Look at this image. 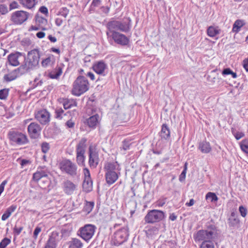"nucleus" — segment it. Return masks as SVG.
<instances>
[{
    "mask_svg": "<svg viewBox=\"0 0 248 248\" xmlns=\"http://www.w3.org/2000/svg\"><path fill=\"white\" fill-rule=\"evenodd\" d=\"M131 20L129 17L125 18L123 21L112 19L109 21L106 27L108 30L106 33L109 36L110 33L113 34L115 32H119L118 31L127 32L131 29Z\"/></svg>",
    "mask_w": 248,
    "mask_h": 248,
    "instance_id": "obj_1",
    "label": "nucleus"
},
{
    "mask_svg": "<svg viewBox=\"0 0 248 248\" xmlns=\"http://www.w3.org/2000/svg\"><path fill=\"white\" fill-rule=\"evenodd\" d=\"M40 54L37 49H34L28 52L27 57L24 55V62L19 66V69H23L26 73L30 72L38 66Z\"/></svg>",
    "mask_w": 248,
    "mask_h": 248,
    "instance_id": "obj_2",
    "label": "nucleus"
},
{
    "mask_svg": "<svg viewBox=\"0 0 248 248\" xmlns=\"http://www.w3.org/2000/svg\"><path fill=\"white\" fill-rule=\"evenodd\" d=\"M89 83L87 78L82 76L77 77L73 84L72 94L77 96L89 90Z\"/></svg>",
    "mask_w": 248,
    "mask_h": 248,
    "instance_id": "obj_3",
    "label": "nucleus"
},
{
    "mask_svg": "<svg viewBox=\"0 0 248 248\" xmlns=\"http://www.w3.org/2000/svg\"><path fill=\"white\" fill-rule=\"evenodd\" d=\"M215 232V226L211 225L208 227V229L206 230H201L198 231L194 234L193 238L196 242L210 241L213 238Z\"/></svg>",
    "mask_w": 248,
    "mask_h": 248,
    "instance_id": "obj_4",
    "label": "nucleus"
},
{
    "mask_svg": "<svg viewBox=\"0 0 248 248\" xmlns=\"http://www.w3.org/2000/svg\"><path fill=\"white\" fill-rule=\"evenodd\" d=\"M8 136L13 144L21 145L27 143L29 141L25 134L17 131H10Z\"/></svg>",
    "mask_w": 248,
    "mask_h": 248,
    "instance_id": "obj_5",
    "label": "nucleus"
},
{
    "mask_svg": "<svg viewBox=\"0 0 248 248\" xmlns=\"http://www.w3.org/2000/svg\"><path fill=\"white\" fill-rule=\"evenodd\" d=\"M165 217V213L162 211L154 209L148 212L144 219L147 223L153 224L163 220Z\"/></svg>",
    "mask_w": 248,
    "mask_h": 248,
    "instance_id": "obj_6",
    "label": "nucleus"
},
{
    "mask_svg": "<svg viewBox=\"0 0 248 248\" xmlns=\"http://www.w3.org/2000/svg\"><path fill=\"white\" fill-rule=\"evenodd\" d=\"M96 227L92 224H86L81 228L78 235L85 241L88 242L93 236Z\"/></svg>",
    "mask_w": 248,
    "mask_h": 248,
    "instance_id": "obj_7",
    "label": "nucleus"
},
{
    "mask_svg": "<svg viewBox=\"0 0 248 248\" xmlns=\"http://www.w3.org/2000/svg\"><path fill=\"white\" fill-rule=\"evenodd\" d=\"M128 236V230L126 227H123L116 231L112 239L113 244L118 246L125 242Z\"/></svg>",
    "mask_w": 248,
    "mask_h": 248,
    "instance_id": "obj_8",
    "label": "nucleus"
},
{
    "mask_svg": "<svg viewBox=\"0 0 248 248\" xmlns=\"http://www.w3.org/2000/svg\"><path fill=\"white\" fill-rule=\"evenodd\" d=\"M29 16V13L23 10L17 11L13 13L11 20L16 25H21L26 21Z\"/></svg>",
    "mask_w": 248,
    "mask_h": 248,
    "instance_id": "obj_9",
    "label": "nucleus"
},
{
    "mask_svg": "<svg viewBox=\"0 0 248 248\" xmlns=\"http://www.w3.org/2000/svg\"><path fill=\"white\" fill-rule=\"evenodd\" d=\"M60 240V233L56 231H53L49 235L44 248H56Z\"/></svg>",
    "mask_w": 248,
    "mask_h": 248,
    "instance_id": "obj_10",
    "label": "nucleus"
},
{
    "mask_svg": "<svg viewBox=\"0 0 248 248\" xmlns=\"http://www.w3.org/2000/svg\"><path fill=\"white\" fill-rule=\"evenodd\" d=\"M35 118L39 123L46 125L50 121V113L46 109H41L38 111L35 115Z\"/></svg>",
    "mask_w": 248,
    "mask_h": 248,
    "instance_id": "obj_11",
    "label": "nucleus"
},
{
    "mask_svg": "<svg viewBox=\"0 0 248 248\" xmlns=\"http://www.w3.org/2000/svg\"><path fill=\"white\" fill-rule=\"evenodd\" d=\"M28 131L31 138L36 139L40 135L41 127L39 124L33 122L29 125Z\"/></svg>",
    "mask_w": 248,
    "mask_h": 248,
    "instance_id": "obj_12",
    "label": "nucleus"
},
{
    "mask_svg": "<svg viewBox=\"0 0 248 248\" xmlns=\"http://www.w3.org/2000/svg\"><path fill=\"white\" fill-rule=\"evenodd\" d=\"M117 44L123 46L127 45L129 42V39L124 34L119 32H115L110 35Z\"/></svg>",
    "mask_w": 248,
    "mask_h": 248,
    "instance_id": "obj_13",
    "label": "nucleus"
},
{
    "mask_svg": "<svg viewBox=\"0 0 248 248\" xmlns=\"http://www.w3.org/2000/svg\"><path fill=\"white\" fill-rule=\"evenodd\" d=\"M24 55L20 52L12 53L8 56V61L9 64L14 66L19 65L20 61L23 59Z\"/></svg>",
    "mask_w": 248,
    "mask_h": 248,
    "instance_id": "obj_14",
    "label": "nucleus"
},
{
    "mask_svg": "<svg viewBox=\"0 0 248 248\" xmlns=\"http://www.w3.org/2000/svg\"><path fill=\"white\" fill-rule=\"evenodd\" d=\"M107 68V65L102 61L96 62L93 66V71L97 74L105 76L106 75L105 72Z\"/></svg>",
    "mask_w": 248,
    "mask_h": 248,
    "instance_id": "obj_15",
    "label": "nucleus"
},
{
    "mask_svg": "<svg viewBox=\"0 0 248 248\" xmlns=\"http://www.w3.org/2000/svg\"><path fill=\"white\" fill-rule=\"evenodd\" d=\"M84 175L82 187L84 191L88 193L93 189V182L90 177V171H85Z\"/></svg>",
    "mask_w": 248,
    "mask_h": 248,
    "instance_id": "obj_16",
    "label": "nucleus"
},
{
    "mask_svg": "<svg viewBox=\"0 0 248 248\" xmlns=\"http://www.w3.org/2000/svg\"><path fill=\"white\" fill-rule=\"evenodd\" d=\"M26 73L23 69H19V67L12 71L11 72L8 74L4 75L3 79L7 82H10L16 79L20 75Z\"/></svg>",
    "mask_w": 248,
    "mask_h": 248,
    "instance_id": "obj_17",
    "label": "nucleus"
},
{
    "mask_svg": "<svg viewBox=\"0 0 248 248\" xmlns=\"http://www.w3.org/2000/svg\"><path fill=\"white\" fill-rule=\"evenodd\" d=\"M170 132L168 126L164 124L161 126V130L159 133V136L162 140L169 141L170 139Z\"/></svg>",
    "mask_w": 248,
    "mask_h": 248,
    "instance_id": "obj_18",
    "label": "nucleus"
},
{
    "mask_svg": "<svg viewBox=\"0 0 248 248\" xmlns=\"http://www.w3.org/2000/svg\"><path fill=\"white\" fill-rule=\"evenodd\" d=\"M89 163L92 169H93L98 164V157L95 153L93 152L91 146L89 147Z\"/></svg>",
    "mask_w": 248,
    "mask_h": 248,
    "instance_id": "obj_19",
    "label": "nucleus"
},
{
    "mask_svg": "<svg viewBox=\"0 0 248 248\" xmlns=\"http://www.w3.org/2000/svg\"><path fill=\"white\" fill-rule=\"evenodd\" d=\"M60 169L62 170H74L76 168L70 160H64L60 163Z\"/></svg>",
    "mask_w": 248,
    "mask_h": 248,
    "instance_id": "obj_20",
    "label": "nucleus"
},
{
    "mask_svg": "<svg viewBox=\"0 0 248 248\" xmlns=\"http://www.w3.org/2000/svg\"><path fill=\"white\" fill-rule=\"evenodd\" d=\"M118 178V175L116 171H107L106 173V181L109 185L114 183Z\"/></svg>",
    "mask_w": 248,
    "mask_h": 248,
    "instance_id": "obj_21",
    "label": "nucleus"
},
{
    "mask_svg": "<svg viewBox=\"0 0 248 248\" xmlns=\"http://www.w3.org/2000/svg\"><path fill=\"white\" fill-rule=\"evenodd\" d=\"M221 30L218 26H210L207 30V35L211 37H214L221 33Z\"/></svg>",
    "mask_w": 248,
    "mask_h": 248,
    "instance_id": "obj_22",
    "label": "nucleus"
},
{
    "mask_svg": "<svg viewBox=\"0 0 248 248\" xmlns=\"http://www.w3.org/2000/svg\"><path fill=\"white\" fill-rule=\"evenodd\" d=\"M68 248H82L83 244L82 242L76 238H72L70 241L67 242Z\"/></svg>",
    "mask_w": 248,
    "mask_h": 248,
    "instance_id": "obj_23",
    "label": "nucleus"
},
{
    "mask_svg": "<svg viewBox=\"0 0 248 248\" xmlns=\"http://www.w3.org/2000/svg\"><path fill=\"white\" fill-rule=\"evenodd\" d=\"M76 188V186L70 181H67L64 183V191L67 194H71L73 193Z\"/></svg>",
    "mask_w": 248,
    "mask_h": 248,
    "instance_id": "obj_24",
    "label": "nucleus"
},
{
    "mask_svg": "<svg viewBox=\"0 0 248 248\" xmlns=\"http://www.w3.org/2000/svg\"><path fill=\"white\" fill-rule=\"evenodd\" d=\"M99 116L95 114L90 117L87 120V124L90 127L95 128L99 123Z\"/></svg>",
    "mask_w": 248,
    "mask_h": 248,
    "instance_id": "obj_25",
    "label": "nucleus"
},
{
    "mask_svg": "<svg viewBox=\"0 0 248 248\" xmlns=\"http://www.w3.org/2000/svg\"><path fill=\"white\" fill-rule=\"evenodd\" d=\"M87 140L85 138H82L79 142L76 147V152L79 154H84L85 148L86 147V142Z\"/></svg>",
    "mask_w": 248,
    "mask_h": 248,
    "instance_id": "obj_26",
    "label": "nucleus"
},
{
    "mask_svg": "<svg viewBox=\"0 0 248 248\" xmlns=\"http://www.w3.org/2000/svg\"><path fill=\"white\" fill-rule=\"evenodd\" d=\"M17 208V206L16 205H12L9 207H8L5 213L2 215L1 217V220L3 221L6 220L8 219L11 214L15 211Z\"/></svg>",
    "mask_w": 248,
    "mask_h": 248,
    "instance_id": "obj_27",
    "label": "nucleus"
},
{
    "mask_svg": "<svg viewBox=\"0 0 248 248\" xmlns=\"http://www.w3.org/2000/svg\"><path fill=\"white\" fill-rule=\"evenodd\" d=\"M246 24L245 21L242 19L236 20L233 24L232 31L235 33H238L244 25Z\"/></svg>",
    "mask_w": 248,
    "mask_h": 248,
    "instance_id": "obj_28",
    "label": "nucleus"
},
{
    "mask_svg": "<svg viewBox=\"0 0 248 248\" xmlns=\"http://www.w3.org/2000/svg\"><path fill=\"white\" fill-rule=\"evenodd\" d=\"M199 149L202 153L207 154L211 150L210 143L206 141H202L199 143Z\"/></svg>",
    "mask_w": 248,
    "mask_h": 248,
    "instance_id": "obj_29",
    "label": "nucleus"
},
{
    "mask_svg": "<svg viewBox=\"0 0 248 248\" xmlns=\"http://www.w3.org/2000/svg\"><path fill=\"white\" fill-rule=\"evenodd\" d=\"M55 62V58L53 55H51L47 58L42 60L41 65L44 67H46L52 65Z\"/></svg>",
    "mask_w": 248,
    "mask_h": 248,
    "instance_id": "obj_30",
    "label": "nucleus"
},
{
    "mask_svg": "<svg viewBox=\"0 0 248 248\" xmlns=\"http://www.w3.org/2000/svg\"><path fill=\"white\" fill-rule=\"evenodd\" d=\"M62 68L59 66L57 67L53 71L49 73L48 76L52 79H58L62 75Z\"/></svg>",
    "mask_w": 248,
    "mask_h": 248,
    "instance_id": "obj_31",
    "label": "nucleus"
},
{
    "mask_svg": "<svg viewBox=\"0 0 248 248\" xmlns=\"http://www.w3.org/2000/svg\"><path fill=\"white\" fill-rule=\"evenodd\" d=\"M106 170H119V165L117 162H108L105 166Z\"/></svg>",
    "mask_w": 248,
    "mask_h": 248,
    "instance_id": "obj_32",
    "label": "nucleus"
},
{
    "mask_svg": "<svg viewBox=\"0 0 248 248\" xmlns=\"http://www.w3.org/2000/svg\"><path fill=\"white\" fill-rule=\"evenodd\" d=\"M23 7L31 9L35 5V0H17Z\"/></svg>",
    "mask_w": 248,
    "mask_h": 248,
    "instance_id": "obj_33",
    "label": "nucleus"
},
{
    "mask_svg": "<svg viewBox=\"0 0 248 248\" xmlns=\"http://www.w3.org/2000/svg\"><path fill=\"white\" fill-rule=\"evenodd\" d=\"M77 103L76 101L73 99H63V106L65 109L72 108L73 106H77Z\"/></svg>",
    "mask_w": 248,
    "mask_h": 248,
    "instance_id": "obj_34",
    "label": "nucleus"
},
{
    "mask_svg": "<svg viewBox=\"0 0 248 248\" xmlns=\"http://www.w3.org/2000/svg\"><path fill=\"white\" fill-rule=\"evenodd\" d=\"M47 171H36L33 175V179L35 181H38L42 178L47 177Z\"/></svg>",
    "mask_w": 248,
    "mask_h": 248,
    "instance_id": "obj_35",
    "label": "nucleus"
},
{
    "mask_svg": "<svg viewBox=\"0 0 248 248\" xmlns=\"http://www.w3.org/2000/svg\"><path fill=\"white\" fill-rule=\"evenodd\" d=\"M94 203L93 202H86L83 208V210L87 213H90L94 207Z\"/></svg>",
    "mask_w": 248,
    "mask_h": 248,
    "instance_id": "obj_36",
    "label": "nucleus"
},
{
    "mask_svg": "<svg viewBox=\"0 0 248 248\" xmlns=\"http://www.w3.org/2000/svg\"><path fill=\"white\" fill-rule=\"evenodd\" d=\"M240 147L243 152L248 154V139L242 141L240 144Z\"/></svg>",
    "mask_w": 248,
    "mask_h": 248,
    "instance_id": "obj_37",
    "label": "nucleus"
},
{
    "mask_svg": "<svg viewBox=\"0 0 248 248\" xmlns=\"http://www.w3.org/2000/svg\"><path fill=\"white\" fill-rule=\"evenodd\" d=\"M239 222V220L238 218H235L234 216L232 215L229 219V225L230 226H235L237 225Z\"/></svg>",
    "mask_w": 248,
    "mask_h": 248,
    "instance_id": "obj_38",
    "label": "nucleus"
},
{
    "mask_svg": "<svg viewBox=\"0 0 248 248\" xmlns=\"http://www.w3.org/2000/svg\"><path fill=\"white\" fill-rule=\"evenodd\" d=\"M206 199L210 200L211 202H216L218 198L214 193L208 192L206 195Z\"/></svg>",
    "mask_w": 248,
    "mask_h": 248,
    "instance_id": "obj_39",
    "label": "nucleus"
},
{
    "mask_svg": "<svg viewBox=\"0 0 248 248\" xmlns=\"http://www.w3.org/2000/svg\"><path fill=\"white\" fill-rule=\"evenodd\" d=\"M55 117L57 119H61L63 118V115H66V113H64V110L62 108H57L55 110Z\"/></svg>",
    "mask_w": 248,
    "mask_h": 248,
    "instance_id": "obj_40",
    "label": "nucleus"
},
{
    "mask_svg": "<svg viewBox=\"0 0 248 248\" xmlns=\"http://www.w3.org/2000/svg\"><path fill=\"white\" fill-rule=\"evenodd\" d=\"M213 243L211 241L202 242L201 245V248H214Z\"/></svg>",
    "mask_w": 248,
    "mask_h": 248,
    "instance_id": "obj_41",
    "label": "nucleus"
},
{
    "mask_svg": "<svg viewBox=\"0 0 248 248\" xmlns=\"http://www.w3.org/2000/svg\"><path fill=\"white\" fill-rule=\"evenodd\" d=\"M9 89H3L0 90V99H5L9 93Z\"/></svg>",
    "mask_w": 248,
    "mask_h": 248,
    "instance_id": "obj_42",
    "label": "nucleus"
},
{
    "mask_svg": "<svg viewBox=\"0 0 248 248\" xmlns=\"http://www.w3.org/2000/svg\"><path fill=\"white\" fill-rule=\"evenodd\" d=\"M158 230L157 228L155 227H152L150 228H148L146 231V233L147 235H152V234H156L158 233Z\"/></svg>",
    "mask_w": 248,
    "mask_h": 248,
    "instance_id": "obj_43",
    "label": "nucleus"
},
{
    "mask_svg": "<svg viewBox=\"0 0 248 248\" xmlns=\"http://www.w3.org/2000/svg\"><path fill=\"white\" fill-rule=\"evenodd\" d=\"M232 132L233 136L235 137L237 140H238L244 136V134L243 132H237L236 130L232 128Z\"/></svg>",
    "mask_w": 248,
    "mask_h": 248,
    "instance_id": "obj_44",
    "label": "nucleus"
},
{
    "mask_svg": "<svg viewBox=\"0 0 248 248\" xmlns=\"http://www.w3.org/2000/svg\"><path fill=\"white\" fill-rule=\"evenodd\" d=\"M47 20L42 17H38L36 19V23L37 24L40 25L44 27L47 24Z\"/></svg>",
    "mask_w": 248,
    "mask_h": 248,
    "instance_id": "obj_45",
    "label": "nucleus"
},
{
    "mask_svg": "<svg viewBox=\"0 0 248 248\" xmlns=\"http://www.w3.org/2000/svg\"><path fill=\"white\" fill-rule=\"evenodd\" d=\"M11 242L10 239L4 238L0 243V248H5Z\"/></svg>",
    "mask_w": 248,
    "mask_h": 248,
    "instance_id": "obj_46",
    "label": "nucleus"
},
{
    "mask_svg": "<svg viewBox=\"0 0 248 248\" xmlns=\"http://www.w3.org/2000/svg\"><path fill=\"white\" fill-rule=\"evenodd\" d=\"M70 235V231L68 229H62L61 230V235H60V239L62 238H66Z\"/></svg>",
    "mask_w": 248,
    "mask_h": 248,
    "instance_id": "obj_47",
    "label": "nucleus"
},
{
    "mask_svg": "<svg viewBox=\"0 0 248 248\" xmlns=\"http://www.w3.org/2000/svg\"><path fill=\"white\" fill-rule=\"evenodd\" d=\"M84 154H79L78 153H77V159L78 161V163L79 165H83L85 156L84 155Z\"/></svg>",
    "mask_w": 248,
    "mask_h": 248,
    "instance_id": "obj_48",
    "label": "nucleus"
},
{
    "mask_svg": "<svg viewBox=\"0 0 248 248\" xmlns=\"http://www.w3.org/2000/svg\"><path fill=\"white\" fill-rule=\"evenodd\" d=\"M50 148L49 144L46 142H44L41 144L42 151L44 153H47Z\"/></svg>",
    "mask_w": 248,
    "mask_h": 248,
    "instance_id": "obj_49",
    "label": "nucleus"
},
{
    "mask_svg": "<svg viewBox=\"0 0 248 248\" xmlns=\"http://www.w3.org/2000/svg\"><path fill=\"white\" fill-rule=\"evenodd\" d=\"M23 229V227L22 226H18L17 224H16L14 228V233L16 235H18L21 232V231Z\"/></svg>",
    "mask_w": 248,
    "mask_h": 248,
    "instance_id": "obj_50",
    "label": "nucleus"
},
{
    "mask_svg": "<svg viewBox=\"0 0 248 248\" xmlns=\"http://www.w3.org/2000/svg\"><path fill=\"white\" fill-rule=\"evenodd\" d=\"M69 13V10L66 7L62 8L59 12V15L66 17Z\"/></svg>",
    "mask_w": 248,
    "mask_h": 248,
    "instance_id": "obj_51",
    "label": "nucleus"
},
{
    "mask_svg": "<svg viewBox=\"0 0 248 248\" xmlns=\"http://www.w3.org/2000/svg\"><path fill=\"white\" fill-rule=\"evenodd\" d=\"M46 29L45 27L36 24V25L35 26H33V25L31 26L30 27L29 31H32V30L38 31L39 30H45Z\"/></svg>",
    "mask_w": 248,
    "mask_h": 248,
    "instance_id": "obj_52",
    "label": "nucleus"
},
{
    "mask_svg": "<svg viewBox=\"0 0 248 248\" xmlns=\"http://www.w3.org/2000/svg\"><path fill=\"white\" fill-rule=\"evenodd\" d=\"M8 12L7 6L5 4H0V14L5 15Z\"/></svg>",
    "mask_w": 248,
    "mask_h": 248,
    "instance_id": "obj_53",
    "label": "nucleus"
},
{
    "mask_svg": "<svg viewBox=\"0 0 248 248\" xmlns=\"http://www.w3.org/2000/svg\"><path fill=\"white\" fill-rule=\"evenodd\" d=\"M130 140H124L123 142V149L124 150H127L129 149L130 145L131 144Z\"/></svg>",
    "mask_w": 248,
    "mask_h": 248,
    "instance_id": "obj_54",
    "label": "nucleus"
},
{
    "mask_svg": "<svg viewBox=\"0 0 248 248\" xmlns=\"http://www.w3.org/2000/svg\"><path fill=\"white\" fill-rule=\"evenodd\" d=\"M43 83L42 80H39L38 78H35L32 84L33 88H35L38 86H40L42 85Z\"/></svg>",
    "mask_w": 248,
    "mask_h": 248,
    "instance_id": "obj_55",
    "label": "nucleus"
},
{
    "mask_svg": "<svg viewBox=\"0 0 248 248\" xmlns=\"http://www.w3.org/2000/svg\"><path fill=\"white\" fill-rule=\"evenodd\" d=\"M42 229L39 226H37L34 231L33 237L35 239H36L38 234L41 232Z\"/></svg>",
    "mask_w": 248,
    "mask_h": 248,
    "instance_id": "obj_56",
    "label": "nucleus"
},
{
    "mask_svg": "<svg viewBox=\"0 0 248 248\" xmlns=\"http://www.w3.org/2000/svg\"><path fill=\"white\" fill-rule=\"evenodd\" d=\"M239 210L241 214V215L243 217H245L247 214V210L246 208L244 207L243 206H240L239 208Z\"/></svg>",
    "mask_w": 248,
    "mask_h": 248,
    "instance_id": "obj_57",
    "label": "nucleus"
},
{
    "mask_svg": "<svg viewBox=\"0 0 248 248\" xmlns=\"http://www.w3.org/2000/svg\"><path fill=\"white\" fill-rule=\"evenodd\" d=\"M19 7V5H18V3L16 1H14L10 4L9 9L10 10H12L13 9L18 8Z\"/></svg>",
    "mask_w": 248,
    "mask_h": 248,
    "instance_id": "obj_58",
    "label": "nucleus"
},
{
    "mask_svg": "<svg viewBox=\"0 0 248 248\" xmlns=\"http://www.w3.org/2000/svg\"><path fill=\"white\" fill-rule=\"evenodd\" d=\"M20 164L22 168H23L24 167L30 165L31 164V162L29 160L24 159L20 160Z\"/></svg>",
    "mask_w": 248,
    "mask_h": 248,
    "instance_id": "obj_59",
    "label": "nucleus"
},
{
    "mask_svg": "<svg viewBox=\"0 0 248 248\" xmlns=\"http://www.w3.org/2000/svg\"><path fill=\"white\" fill-rule=\"evenodd\" d=\"M65 125L68 128H73L75 125V123L72 121L71 118L66 122Z\"/></svg>",
    "mask_w": 248,
    "mask_h": 248,
    "instance_id": "obj_60",
    "label": "nucleus"
},
{
    "mask_svg": "<svg viewBox=\"0 0 248 248\" xmlns=\"http://www.w3.org/2000/svg\"><path fill=\"white\" fill-rule=\"evenodd\" d=\"M101 3V0H93L92 1L91 7H97Z\"/></svg>",
    "mask_w": 248,
    "mask_h": 248,
    "instance_id": "obj_61",
    "label": "nucleus"
},
{
    "mask_svg": "<svg viewBox=\"0 0 248 248\" xmlns=\"http://www.w3.org/2000/svg\"><path fill=\"white\" fill-rule=\"evenodd\" d=\"M232 70L229 68H225L222 72L223 75H228L231 73Z\"/></svg>",
    "mask_w": 248,
    "mask_h": 248,
    "instance_id": "obj_62",
    "label": "nucleus"
},
{
    "mask_svg": "<svg viewBox=\"0 0 248 248\" xmlns=\"http://www.w3.org/2000/svg\"><path fill=\"white\" fill-rule=\"evenodd\" d=\"M39 11L44 14H48V10L47 8L45 6H41L39 9Z\"/></svg>",
    "mask_w": 248,
    "mask_h": 248,
    "instance_id": "obj_63",
    "label": "nucleus"
},
{
    "mask_svg": "<svg viewBox=\"0 0 248 248\" xmlns=\"http://www.w3.org/2000/svg\"><path fill=\"white\" fill-rule=\"evenodd\" d=\"M243 67L246 71L248 72V59H245L243 60Z\"/></svg>",
    "mask_w": 248,
    "mask_h": 248,
    "instance_id": "obj_64",
    "label": "nucleus"
}]
</instances>
